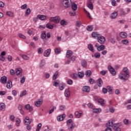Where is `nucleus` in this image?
Segmentation results:
<instances>
[{"label": "nucleus", "mask_w": 131, "mask_h": 131, "mask_svg": "<svg viewBox=\"0 0 131 131\" xmlns=\"http://www.w3.org/2000/svg\"><path fill=\"white\" fill-rule=\"evenodd\" d=\"M46 27L48 29H53L54 28V26L53 25H51L50 23H48L46 25Z\"/></svg>", "instance_id": "58836bf2"}, {"label": "nucleus", "mask_w": 131, "mask_h": 131, "mask_svg": "<svg viewBox=\"0 0 131 131\" xmlns=\"http://www.w3.org/2000/svg\"><path fill=\"white\" fill-rule=\"evenodd\" d=\"M85 74L86 77H90L92 75V71H91L90 70H88L86 71Z\"/></svg>", "instance_id": "f704fd0d"}, {"label": "nucleus", "mask_w": 131, "mask_h": 131, "mask_svg": "<svg viewBox=\"0 0 131 131\" xmlns=\"http://www.w3.org/2000/svg\"><path fill=\"white\" fill-rule=\"evenodd\" d=\"M108 70L110 71L111 74L113 75V76H115L116 75V71H115V70H114V68L112 67L111 66H108L107 67Z\"/></svg>", "instance_id": "0eeeda50"}, {"label": "nucleus", "mask_w": 131, "mask_h": 131, "mask_svg": "<svg viewBox=\"0 0 131 131\" xmlns=\"http://www.w3.org/2000/svg\"><path fill=\"white\" fill-rule=\"evenodd\" d=\"M64 96L65 97H67L68 98H69L70 97V91L69 89H67L64 91Z\"/></svg>", "instance_id": "f3484780"}, {"label": "nucleus", "mask_w": 131, "mask_h": 131, "mask_svg": "<svg viewBox=\"0 0 131 131\" xmlns=\"http://www.w3.org/2000/svg\"><path fill=\"white\" fill-rule=\"evenodd\" d=\"M67 82H68V84L71 85L73 83V81L71 79H70V80H68Z\"/></svg>", "instance_id": "774afa93"}, {"label": "nucleus", "mask_w": 131, "mask_h": 131, "mask_svg": "<svg viewBox=\"0 0 131 131\" xmlns=\"http://www.w3.org/2000/svg\"><path fill=\"white\" fill-rule=\"evenodd\" d=\"M111 42L113 44L115 43V42H116V40L115 39V38H111Z\"/></svg>", "instance_id": "e2e57ef3"}, {"label": "nucleus", "mask_w": 131, "mask_h": 131, "mask_svg": "<svg viewBox=\"0 0 131 131\" xmlns=\"http://www.w3.org/2000/svg\"><path fill=\"white\" fill-rule=\"evenodd\" d=\"M72 56V51L68 50L67 52V58H70Z\"/></svg>", "instance_id": "473e14b6"}, {"label": "nucleus", "mask_w": 131, "mask_h": 131, "mask_svg": "<svg viewBox=\"0 0 131 131\" xmlns=\"http://www.w3.org/2000/svg\"><path fill=\"white\" fill-rule=\"evenodd\" d=\"M93 112L94 113L99 114L100 113V112H102V109L100 108H93Z\"/></svg>", "instance_id": "5701e85b"}, {"label": "nucleus", "mask_w": 131, "mask_h": 131, "mask_svg": "<svg viewBox=\"0 0 131 131\" xmlns=\"http://www.w3.org/2000/svg\"><path fill=\"white\" fill-rule=\"evenodd\" d=\"M88 49L91 52H95V49H94V46L92 44L88 45Z\"/></svg>", "instance_id": "cd10ccee"}, {"label": "nucleus", "mask_w": 131, "mask_h": 131, "mask_svg": "<svg viewBox=\"0 0 131 131\" xmlns=\"http://www.w3.org/2000/svg\"><path fill=\"white\" fill-rule=\"evenodd\" d=\"M60 109L61 111H65L66 109V106L64 105H62L60 106Z\"/></svg>", "instance_id": "bf43d9fd"}, {"label": "nucleus", "mask_w": 131, "mask_h": 131, "mask_svg": "<svg viewBox=\"0 0 131 131\" xmlns=\"http://www.w3.org/2000/svg\"><path fill=\"white\" fill-rule=\"evenodd\" d=\"M114 120H110L106 124V128L105 129V131H112V129L111 127H112V125H114V124L113 123Z\"/></svg>", "instance_id": "7ed1b4c3"}, {"label": "nucleus", "mask_w": 131, "mask_h": 131, "mask_svg": "<svg viewBox=\"0 0 131 131\" xmlns=\"http://www.w3.org/2000/svg\"><path fill=\"white\" fill-rule=\"evenodd\" d=\"M108 108H109L110 112H111V113H114L115 111V109L114 108L113 106L108 105Z\"/></svg>", "instance_id": "c756f323"}, {"label": "nucleus", "mask_w": 131, "mask_h": 131, "mask_svg": "<svg viewBox=\"0 0 131 131\" xmlns=\"http://www.w3.org/2000/svg\"><path fill=\"white\" fill-rule=\"evenodd\" d=\"M128 40L127 39H123L121 41V43L123 45H127V43H128Z\"/></svg>", "instance_id": "8fccbe9b"}, {"label": "nucleus", "mask_w": 131, "mask_h": 131, "mask_svg": "<svg viewBox=\"0 0 131 131\" xmlns=\"http://www.w3.org/2000/svg\"><path fill=\"white\" fill-rule=\"evenodd\" d=\"M67 125L68 126V129L70 131H72L75 128V123L71 119L67 120Z\"/></svg>", "instance_id": "f257e3e1"}, {"label": "nucleus", "mask_w": 131, "mask_h": 131, "mask_svg": "<svg viewBox=\"0 0 131 131\" xmlns=\"http://www.w3.org/2000/svg\"><path fill=\"white\" fill-rule=\"evenodd\" d=\"M42 104V100H39L37 101H36L35 102V105L36 106V107H39L40 105Z\"/></svg>", "instance_id": "412c9836"}, {"label": "nucleus", "mask_w": 131, "mask_h": 131, "mask_svg": "<svg viewBox=\"0 0 131 131\" xmlns=\"http://www.w3.org/2000/svg\"><path fill=\"white\" fill-rule=\"evenodd\" d=\"M81 65L82 67H86L88 66V62L85 61V60H83L81 61Z\"/></svg>", "instance_id": "c9c22d12"}, {"label": "nucleus", "mask_w": 131, "mask_h": 131, "mask_svg": "<svg viewBox=\"0 0 131 131\" xmlns=\"http://www.w3.org/2000/svg\"><path fill=\"white\" fill-rule=\"evenodd\" d=\"M56 107L55 106H53V108H52L50 111H49V114H52V113H53V112H54V111H55V109H56Z\"/></svg>", "instance_id": "603ef678"}, {"label": "nucleus", "mask_w": 131, "mask_h": 131, "mask_svg": "<svg viewBox=\"0 0 131 131\" xmlns=\"http://www.w3.org/2000/svg\"><path fill=\"white\" fill-rule=\"evenodd\" d=\"M107 92L109 95H113V91H112V89H111V87L110 86H107Z\"/></svg>", "instance_id": "7c9ffc66"}, {"label": "nucleus", "mask_w": 131, "mask_h": 131, "mask_svg": "<svg viewBox=\"0 0 131 131\" xmlns=\"http://www.w3.org/2000/svg\"><path fill=\"white\" fill-rule=\"evenodd\" d=\"M130 75H128V76H127L126 74H124L123 73H120L119 75V79H121V80H123V81H126L127 80L128 78H129Z\"/></svg>", "instance_id": "f03ea898"}, {"label": "nucleus", "mask_w": 131, "mask_h": 131, "mask_svg": "<svg viewBox=\"0 0 131 131\" xmlns=\"http://www.w3.org/2000/svg\"><path fill=\"white\" fill-rule=\"evenodd\" d=\"M104 50H105V46L101 45L100 46H99L98 48H97V51H104Z\"/></svg>", "instance_id": "bb28decb"}, {"label": "nucleus", "mask_w": 131, "mask_h": 131, "mask_svg": "<svg viewBox=\"0 0 131 131\" xmlns=\"http://www.w3.org/2000/svg\"><path fill=\"white\" fill-rule=\"evenodd\" d=\"M4 109H6V104L4 103H1L0 104V110H4Z\"/></svg>", "instance_id": "a19ab883"}, {"label": "nucleus", "mask_w": 131, "mask_h": 131, "mask_svg": "<svg viewBox=\"0 0 131 131\" xmlns=\"http://www.w3.org/2000/svg\"><path fill=\"white\" fill-rule=\"evenodd\" d=\"M62 5L64 8H69L71 5V0H62Z\"/></svg>", "instance_id": "39448f33"}, {"label": "nucleus", "mask_w": 131, "mask_h": 131, "mask_svg": "<svg viewBox=\"0 0 131 131\" xmlns=\"http://www.w3.org/2000/svg\"><path fill=\"white\" fill-rule=\"evenodd\" d=\"M59 83H60L59 80H56L53 82V85L54 86H57V85H59Z\"/></svg>", "instance_id": "c03bdc74"}, {"label": "nucleus", "mask_w": 131, "mask_h": 131, "mask_svg": "<svg viewBox=\"0 0 131 131\" xmlns=\"http://www.w3.org/2000/svg\"><path fill=\"white\" fill-rule=\"evenodd\" d=\"M8 81V77L6 76H2L0 79V82L2 84H6Z\"/></svg>", "instance_id": "6e6552de"}, {"label": "nucleus", "mask_w": 131, "mask_h": 131, "mask_svg": "<svg viewBox=\"0 0 131 131\" xmlns=\"http://www.w3.org/2000/svg\"><path fill=\"white\" fill-rule=\"evenodd\" d=\"M98 41L101 45H104L105 43V37L103 36H100L97 38Z\"/></svg>", "instance_id": "1a4fd4ad"}, {"label": "nucleus", "mask_w": 131, "mask_h": 131, "mask_svg": "<svg viewBox=\"0 0 131 131\" xmlns=\"http://www.w3.org/2000/svg\"><path fill=\"white\" fill-rule=\"evenodd\" d=\"M60 25H61V26H66V25H67V21L64 19H62L60 21Z\"/></svg>", "instance_id": "e433bc0d"}, {"label": "nucleus", "mask_w": 131, "mask_h": 131, "mask_svg": "<svg viewBox=\"0 0 131 131\" xmlns=\"http://www.w3.org/2000/svg\"><path fill=\"white\" fill-rule=\"evenodd\" d=\"M37 17L38 18L39 20H41L42 21L47 19V16L43 15L38 14L37 15Z\"/></svg>", "instance_id": "2eb2a0df"}, {"label": "nucleus", "mask_w": 131, "mask_h": 131, "mask_svg": "<svg viewBox=\"0 0 131 131\" xmlns=\"http://www.w3.org/2000/svg\"><path fill=\"white\" fill-rule=\"evenodd\" d=\"M123 71L124 72V74H126L127 76L129 75V72L128 71V69H127V68H124L123 69Z\"/></svg>", "instance_id": "b1692460"}, {"label": "nucleus", "mask_w": 131, "mask_h": 131, "mask_svg": "<svg viewBox=\"0 0 131 131\" xmlns=\"http://www.w3.org/2000/svg\"><path fill=\"white\" fill-rule=\"evenodd\" d=\"M15 74L18 76H22V71H21V69H17L15 70Z\"/></svg>", "instance_id": "dca6fc26"}, {"label": "nucleus", "mask_w": 131, "mask_h": 131, "mask_svg": "<svg viewBox=\"0 0 131 131\" xmlns=\"http://www.w3.org/2000/svg\"><path fill=\"white\" fill-rule=\"evenodd\" d=\"M98 102L101 105V106L105 105V100L104 99L100 98L98 100Z\"/></svg>", "instance_id": "a878e982"}, {"label": "nucleus", "mask_w": 131, "mask_h": 131, "mask_svg": "<svg viewBox=\"0 0 131 131\" xmlns=\"http://www.w3.org/2000/svg\"><path fill=\"white\" fill-rule=\"evenodd\" d=\"M102 92H103V94H107V93L108 92L107 88L106 89V88H103Z\"/></svg>", "instance_id": "69168bd1"}, {"label": "nucleus", "mask_w": 131, "mask_h": 131, "mask_svg": "<svg viewBox=\"0 0 131 131\" xmlns=\"http://www.w3.org/2000/svg\"><path fill=\"white\" fill-rule=\"evenodd\" d=\"M82 91L86 93H89L91 91V87L89 86H84L82 88Z\"/></svg>", "instance_id": "4468645a"}, {"label": "nucleus", "mask_w": 131, "mask_h": 131, "mask_svg": "<svg viewBox=\"0 0 131 131\" xmlns=\"http://www.w3.org/2000/svg\"><path fill=\"white\" fill-rule=\"evenodd\" d=\"M117 15H118L117 12H113V13H112L111 17L112 19H115V18H116V17H117Z\"/></svg>", "instance_id": "2f4dec72"}, {"label": "nucleus", "mask_w": 131, "mask_h": 131, "mask_svg": "<svg viewBox=\"0 0 131 131\" xmlns=\"http://www.w3.org/2000/svg\"><path fill=\"white\" fill-rule=\"evenodd\" d=\"M83 76H84V73H83V71L78 73V77L79 78H83Z\"/></svg>", "instance_id": "393cba45"}, {"label": "nucleus", "mask_w": 131, "mask_h": 131, "mask_svg": "<svg viewBox=\"0 0 131 131\" xmlns=\"http://www.w3.org/2000/svg\"><path fill=\"white\" fill-rule=\"evenodd\" d=\"M21 58H23V59H24V60H29V57L27 56V55H23L21 56Z\"/></svg>", "instance_id": "3c124183"}, {"label": "nucleus", "mask_w": 131, "mask_h": 131, "mask_svg": "<svg viewBox=\"0 0 131 131\" xmlns=\"http://www.w3.org/2000/svg\"><path fill=\"white\" fill-rule=\"evenodd\" d=\"M21 10H26L27 9V4H24V5H21L20 7Z\"/></svg>", "instance_id": "13d9d810"}, {"label": "nucleus", "mask_w": 131, "mask_h": 131, "mask_svg": "<svg viewBox=\"0 0 131 131\" xmlns=\"http://www.w3.org/2000/svg\"><path fill=\"white\" fill-rule=\"evenodd\" d=\"M47 31H43L40 35L41 39H46L47 38Z\"/></svg>", "instance_id": "6ab92c4d"}, {"label": "nucleus", "mask_w": 131, "mask_h": 131, "mask_svg": "<svg viewBox=\"0 0 131 131\" xmlns=\"http://www.w3.org/2000/svg\"><path fill=\"white\" fill-rule=\"evenodd\" d=\"M40 128H41V123H39L37 125L36 131H39L40 130Z\"/></svg>", "instance_id": "052dcab7"}, {"label": "nucleus", "mask_w": 131, "mask_h": 131, "mask_svg": "<svg viewBox=\"0 0 131 131\" xmlns=\"http://www.w3.org/2000/svg\"><path fill=\"white\" fill-rule=\"evenodd\" d=\"M51 50L50 49L46 50L43 54L44 57H49L50 56V54H51Z\"/></svg>", "instance_id": "ddd939ff"}, {"label": "nucleus", "mask_w": 131, "mask_h": 131, "mask_svg": "<svg viewBox=\"0 0 131 131\" xmlns=\"http://www.w3.org/2000/svg\"><path fill=\"white\" fill-rule=\"evenodd\" d=\"M82 115L83 114L81 112H76L75 113L76 118H80V117H82Z\"/></svg>", "instance_id": "9d476101"}, {"label": "nucleus", "mask_w": 131, "mask_h": 131, "mask_svg": "<svg viewBox=\"0 0 131 131\" xmlns=\"http://www.w3.org/2000/svg\"><path fill=\"white\" fill-rule=\"evenodd\" d=\"M94 57H95V58H96L97 59H99V58H100V57H101V54H100V53H95L94 54Z\"/></svg>", "instance_id": "de8ad7c7"}, {"label": "nucleus", "mask_w": 131, "mask_h": 131, "mask_svg": "<svg viewBox=\"0 0 131 131\" xmlns=\"http://www.w3.org/2000/svg\"><path fill=\"white\" fill-rule=\"evenodd\" d=\"M92 37H99V34H98V32H93L92 34Z\"/></svg>", "instance_id": "79ce46f5"}, {"label": "nucleus", "mask_w": 131, "mask_h": 131, "mask_svg": "<svg viewBox=\"0 0 131 131\" xmlns=\"http://www.w3.org/2000/svg\"><path fill=\"white\" fill-rule=\"evenodd\" d=\"M123 122L126 125H127V124H129V121L127 119H125L123 120Z\"/></svg>", "instance_id": "5fc2aeb1"}, {"label": "nucleus", "mask_w": 131, "mask_h": 131, "mask_svg": "<svg viewBox=\"0 0 131 131\" xmlns=\"http://www.w3.org/2000/svg\"><path fill=\"white\" fill-rule=\"evenodd\" d=\"M33 121L32 119L29 118V117H26V118L24 120V123L25 125H30V123Z\"/></svg>", "instance_id": "423d86ee"}, {"label": "nucleus", "mask_w": 131, "mask_h": 131, "mask_svg": "<svg viewBox=\"0 0 131 131\" xmlns=\"http://www.w3.org/2000/svg\"><path fill=\"white\" fill-rule=\"evenodd\" d=\"M88 106L89 108H91V109H93L94 108V105H93V104H92L91 103H88Z\"/></svg>", "instance_id": "338daca9"}, {"label": "nucleus", "mask_w": 131, "mask_h": 131, "mask_svg": "<svg viewBox=\"0 0 131 131\" xmlns=\"http://www.w3.org/2000/svg\"><path fill=\"white\" fill-rule=\"evenodd\" d=\"M94 29V27H93V26H88L86 27V30L88 31H93V30Z\"/></svg>", "instance_id": "a18cd8bd"}, {"label": "nucleus", "mask_w": 131, "mask_h": 131, "mask_svg": "<svg viewBox=\"0 0 131 131\" xmlns=\"http://www.w3.org/2000/svg\"><path fill=\"white\" fill-rule=\"evenodd\" d=\"M27 94V91H26V90H25L20 92V97H23L24 96H26Z\"/></svg>", "instance_id": "37998d69"}, {"label": "nucleus", "mask_w": 131, "mask_h": 131, "mask_svg": "<svg viewBox=\"0 0 131 131\" xmlns=\"http://www.w3.org/2000/svg\"><path fill=\"white\" fill-rule=\"evenodd\" d=\"M6 83H7L6 88L9 89V90L12 89V87L13 86V83L11 80L7 81Z\"/></svg>", "instance_id": "f8f14e48"}, {"label": "nucleus", "mask_w": 131, "mask_h": 131, "mask_svg": "<svg viewBox=\"0 0 131 131\" xmlns=\"http://www.w3.org/2000/svg\"><path fill=\"white\" fill-rule=\"evenodd\" d=\"M42 52H43V50H42V48H39L38 49V54H42Z\"/></svg>", "instance_id": "0e129e2a"}, {"label": "nucleus", "mask_w": 131, "mask_h": 131, "mask_svg": "<svg viewBox=\"0 0 131 131\" xmlns=\"http://www.w3.org/2000/svg\"><path fill=\"white\" fill-rule=\"evenodd\" d=\"M89 82L91 84H94V83H95V79H94L93 78H90L89 79Z\"/></svg>", "instance_id": "6e6d98bb"}, {"label": "nucleus", "mask_w": 131, "mask_h": 131, "mask_svg": "<svg viewBox=\"0 0 131 131\" xmlns=\"http://www.w3.org/2000/svg\"><path fill=\"white\" fill-rule=\"evenodd\" d=\"M45 65H46V61L45 60H41L39 64V68H42Z\"/></svg>", "instance_id": "c85d7f7f"}, {"label": "nucleus", "mask_w": 131, "mask_h": 131, "mask_svg": "<svg viewBox=\"0 0 131 131\" xmlns=\"http://www.w3.org/2000/svg\"><path fill=\"white\" fill-rule=\"evenodd\" d=\"M49 20L51 22H54V23H55L56 24H58V23H60L61 18L58 16H56L55 17H50Z\"/></svg>", "instance_id": "20e7f679"}, {"label": "nucleus", "mask_w": 131, "mask_h": 131, "mask_svg": "<svg viewBox=\"0 0 131 131\" xmlns=\"http://www.w3.org/2000/svg\"><path fill=\"white\" fill-rule=\"evenodd\" d=\"M88 7L92 11L94 10V5L93 4H88Z\"/></svg>", "instance_id": "864d4df0"}, {"label": "nucleus", "mask_w": 131, "mask_h": 131, "mask_svg": "<svg viewBox=\"0 0 131 131\" xmlns=\"http://www.w3.org/2000/svg\"><path fill=\"white\" fill-rule=\"evenodd\" d=\"M118 13H119L121 15V16H124L125 15H126V12H125L123 9H120L118 10Z\"/></svg>", "instance_id": "4be33fe9"}, {"label": "nucleus", "mask_w": 131, "mask_h": 131, "mask_svg": "<svg viewBox=\"0 0 131 131\" xmlns=\"http://www.w3.org/2000/svg\"><path fill=\"white\" fill-rule=\"evenodd\" d=\"M54 52L56 55H59L61 53V48H55Z\"/></svg>", "instance_id": "72a5a7b5"}, {"label": "nucleus", "mask_w": 131, "mask_h": 131, "mask_svg": "<svg viewBox=\"0 0 131 131\" xmlns=\"http://www.w3.org/2000/svg\"><path fill=\"white\" fill-rule=\"evenodd\" d=\"M77 76H78V74L74 73L72 76L73 79H77Z\"/></svg>", "instance_id": "4d7b16f0"}, {"label": "nucleus", "mask_w": 131, "mask_h": 131, "mask_svg": "<svg viewBox=\"0 0 131 131\" xmlns=\"http://www.w3.org/2000/svg\"><path fill=\"white\" fill-rule=\"evenodd\" d=\"M10 119L11 121H15V116L13 115H10Z\"/></svg>", "instance_id": "680f3d73"}, {"label": "nucleus", "mask_w": 131, "mask_h": 131, "mask_svg": "<svg viewBox=\"0 0 131 131\" xmlns=\"http://www.w3.org/2000/svg\"><path fill=\"white\" fill-rule=\"evenodd\" d=\"M66 117V115L65 114H63L62 115L58 116L57 117V119L58 121H62V120H64V118Z\"/></svg>", "instance_id": "9b49d317"}, {"label": "nucleus", "mask_w": 131, "mask_h": 131, "mask_svg": "<svg viewBox=\"0 0 131 131\" xmlns=\"http://www.w3.org/2000/svg\"><path fill=\"white\" fill-rule=\"evenodd\" d=\"M59 74V72L56 71L54 74L53 76V80H56V78H57V76H58Z\"/></svg>", "instance_id": "ea45409f"}, {"label": "nucleus", "mask_w": 131, "mask_h": 131, "mask_svg": "<svg viewBox=\"0 0 131 131\" xmlns=\"http://www.w3.org/2000/svg\"><path fill=\"white\" fill-rule=\"evenodd\" d=\"M72 9L73 11H76L77 10V5L75 3L72 4Z\"/></svg>", "instance_id": "4c0bfd02"}, {"label": "nucleus", "mask_w": 131, "mask_h": 131, "mask_svg": "<svg viewBox=\"0 0 131 131\" xmlns=\"http://www.w3.org/2000/svg\"><path fill=\"white\" fill-rule=\"evenodd\" d=\"M120 37H122V38H126L127 34L124 32H120Z\"/></svg>", "instance_id": "aec40b11"}, {"label": "nucleus", "mask_w": 131, "mask_h": 131, "mask_svg": "<svg viewBox=\"0 0 131 131\" xmlns=\"http://www.w3.org/2000/svg\"><path fill=\"white\" fill-rule=\"evenodd\" d=\"M97 84L98 86L101 87L103 85V80L102 79L99 78L97 80Z\"/></svg>", "instance_id": "a211bd4d"}, {"label": "nucleus", "mask_w": 131, "mask_h": 131, "mask_svg": "<svg viewBox=\"0 0 131 131\" xmlns=\"http://www.w3.org/2000/svg\"><path fill=\"white\" fill-rule=\"evenodd\" d=\"M7 15L9 17H13L14 16V14L11 11H7Z\"/></svg>", "instance_id": "09e8293b"}, {"label": "nucleus", "mask_w": 131, "mask_h": 131, "mask_svg": "<svg viewBox=\"0 0 131 131\" xmlns=\"http://www.w3.org/2000/svg\"><path fill=\"white\" fill-rule=\"evenodd\" d=\"M31 12V11L30 9V8L27 9L26 11L25 16H28L29 15H30Z\"/></svg>", "instance_id": "49530a36"}]
</instances>
